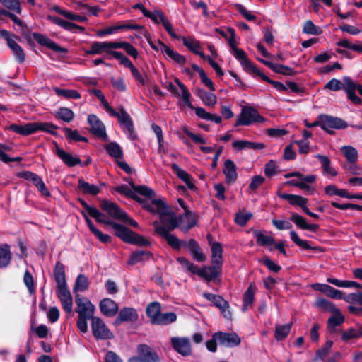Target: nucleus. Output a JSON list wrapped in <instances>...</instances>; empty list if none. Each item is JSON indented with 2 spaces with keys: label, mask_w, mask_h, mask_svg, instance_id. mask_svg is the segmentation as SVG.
Segmentation results:
<instances>
[{
  "label": "nucleus",
  "mask_w": 362,
  "mask_h": 362,
  "mask_svg": "<svg viewBox=\"0 0 362 362\" xmlns=\"http://www.w3.org/2000/svg\"><path fill=\"white\" fill-rule=\"evenodd\" d=\"M170 342L173 348L182 356L191 355L192 349L188 338L173 337L170 339Z\"/></svg>",
  "instance_id": "nucleus-12"
},
{
  "label": "nucleus",
  "mask_w": 362,
  "mask_h": 362,
  "mask_svg": "<svg viewBox=\"0 0 362 362\" xmlns=\"http://www.w3.org/2000/svg\"><path fill=\"white\" fill-rule=\"evenodd\" d=\"M11 259V253L10 247L7 244H4L0 247V267H7Z\"/></svg>",
  "instance_id": "nucleus-42"
},
{
  "label": "nucleus",
  "mask_w": 362,
  "mask_h": 362,
  "mask_svg": "<svg viewBox=\"0 0 362 362\" xmlns=\"http://www.w3.org/2000/svg\"><path fill=\"white\" fill-rule=\"evenodd\" d=\"M320 127L329 134H332L333 131L329 129H344L347 127V123L337 117L324 116L320 119Z\"/></svg>",
  "instance_id": "nucleus-9"
},
{
  "label": "nucleus",
  "mask_w": 362,
  "mask_h": 362,
  "mask_svg": "<svg viewBox=\"0 0 362 362\" xmlns=\"http://www.w3.org/2000/svg\"><path fill=\"white\" fill-rule=\"evenodd\" d=\"M335 313L336 315L329 318L327 322V327L332 332L336 331V327L340 325L344 321V316L339 311Z\"/></svg>",
  "instance_id": "nucleus-46"
},
{
  "label": "nucleus",
  "mask_w": 362,
  "mask_h": 362,
  "mask_svg": "<svg viewBox=\"0 0 362 362\" xmlns=\"http://www.w3.org/2000/svg\"><path fill=\"white\" fill-rule=\"evenodd\" d=\"M57 296L64 311L71 313L73 310V298L68 287L57 288Z\"/></svg>",
  "instance_id": "nucleus-14"
},
{
  "label": "nucleus",
  "mask_w": 362,
  "mask_h": 362,
  "mask_svg": "<svg viewBox=\"0 0 362 362\" xmlns=\"http://www.w3.org/2000/svg\"><path fill=\"white\" fill-rule=\"evenodd\" d=\"M19 176L21 177L24 178L25 180L31 181L33 185L37 188L38 191L45 197H49L50 192L47 188L45 182L42 181V178L38 176L37 174L33 173L30 171H24L19 173Z\"/></svg>",
  "instance_id": "nucleus-10"
},
{
  "label": "nucleus",
  "mask_w": 362,
  "mask_h": 362,
  "mask_svg": "<svg viewBox=\"0 0 362 362\" xmlns=\"http://www.w3.org/2000/svg\"><path fill=\"white\" fill-rule=\"evenodd\" d=\"M343 81L346 85L345 91L346 92L348 98L354 104H360L361 100L355 94V91L357 90L362 96V86L354 83L351 78L348 76L344 77Z\"/></svg>",
  "instance_id": "nucleus-7"
},
{
  "label": "nucleus",
  "mask_w": 362,
  "mask_h": 362,
  "mask_svg": "<svg viewBox=\"0 0 362 362\" xmlns=\"http://www.w3.org/2000/svg\"><path fill=\"white\" fill-rule=\"evenodd\" d=\"M291 328V324L276 325L275 330V338L277 341L284 339L289 334Z\"/></svg>",
  "instance_id": "nucleus-50"
},
{
  "label": "nucleus",
  "mask_w": 362,
  "mask_h": 362,
  "mask_svg": "<svg viewBox=\"0 0 362 362\" xmlns=\"http://www.w3.org/2000/svg\"><path fill=\"white\" fill-rule=\"evenodd\" d=\"M254 235L257 238V243L260 246L269 247L275 244L273 237L259 230H255Z\"/></svg>",
  "instance_id": "nucleus-41"
},
{
  "label": "nucleus",
  "mask_w": 362,
  "mask_h": 362,
  "mask_svg": "<svg viewBox=\"0 0 362 362\" xmlns=\"http://www.w3.org/2000/svg\"><path fill=\"white\" fill-rule=\"evenodd\" d=\"M0 3L7 8L16 11L18 14L21 13V8L18 0H0Z\"/></svg>",
  "instance_id": "nucleus-60"
},
{
  "label": "nucleus",
  "mask_w": 362,
  "mask_h": 362,
  "mask_svg": "<svg viewBox=\"0 0 362 362\" xmlns=\"http://www.w3.org/2000/svg\"><path fill=\"white\" fill-rule=\"evenodd\" d=\"M100 208L114 218L122 220V218H127V214L112 202L103 200L100 202Z\"/></svg>",
  "instance_id": "nucleus-15"
},
{
  "label": "nucleus",
  "mask_w": 362,
  "mask_h": 362,
  "mask_svg": "<svg viewBox=\"0 0 362 362\" xmlns=\"http://www.w3.org/2000/svg\"><path fill=\"white\" fill-rule=\"evenodd\" d=\"M78 183V189L81 190L84 194L96 195L100 191L99 187L95 185L89 184L83 179H79Z\"/></svg>",
  "instance_id": "nucleus-40"
},
{
  "label": "nucleus",
  "mask_w": 362,
  "mask_h": 362,
  "mask_svg": "<svg viewBox=\"0 0 362 362\" xmlns=\"http://www.w3.org/2000/svg\"><path fill=\"white\" fill-rule=\"evenodd\" d=\"M75 302L77 306L76 312L78 313V317L91 319L94 317L95 307L89 300L81 296L79 294H76Z\"/></svg>",
  "instance_id": "nucleus-3"
},
{
  "label": "nucleus",
  "mask_w": 362,
  "mask_h": 362,
  "mask_svg": "<svg viewBox=\"0 0 362 362\" xmlns=\"http://www.w3.org/2000/svg\"><path fill=\"white\" fill-rule=\"evenodd\" d=\"M171 168L177 176L181 179L190 189L195 188L194 185L192 182V177L188 173L180 168L176 163L171 164Z\"/></svg>",
  "instance_id": "nucleus-33"
},
{
  "label": "nucleus",
  "mask_w": 362,
  "mask_h": 362,
  "mask_svg": "<svg viewBox=\"0 0 362 362\" xmlns=\"http://www.w3.org/2000/svg\"><path fill=\"white\" fill-rule=\"evenodd\" d=\"M177 315L175 313H160L155 325H168L176 321Z\"/></svg>",
  "instance_id": "nucleus-52"
},
{
  "label": "nucleus",
  "mask_w": 362,
  "mask_h": 362,
  "mask_svg": "<svg viewBox=\"0 0 362 362\" xmlns=\"http://www.w3.org/2000/svg\"><path fill=\"white\" fill-rule=\"evenodd\" d=\"M158 44L160 46V52L165 54L170 59L173 60L179 64H184L185 63L186 59L183 55H181L178 52H175L168 46L163 43L160 40H158Z\"/></svg>",
  "instance_id": "nucleus-25"
},
{
  "label": "nucleus",
  "mask_w": 362,
  "mask_h": 362,
  "mask_svg": "<svg viewBox=\"0 0 362 362\" xmlns=\"http://www.w3.org/2000/svg\"><path fill=\"white\" fill-rule=\"evenodd\" d=\"M152 257V253L146 250H138L130 255L127 264L134 265L136 263L150 259Z\"/></svg>",
  "instance_id": "nucleus-32"
},
{
  "label": "nucleus",
  "mask_w": 362,
  "mask_h": 362,
  "mask_svg": "<svg viewBox=\"0 0 362 362\" xmlns=\"http://www.w3.org/2000/svg\"><path fill=\"white\" fill-rule=\"evenodd\" d=\"M133 189L134 192L147 197L148 198H153L155 195V192L149 187L144 185H133Z\"/></svg>",
  "instance_id": "nucleus-62"
},
{
  "label": "nucleus",
  "mask_w": 362,
  "mask_h": 362,
  "mask_svg": "<svg viewBox=\"0 0 362 362\" xmlns=\"http://www.w3.org/2000/svg\"><path fill=\"white\" fill-rule=\"evenodd\" d=\"M54 280L57 284V288L67 287L64 266L60 262H57L55 264V267L54 269Z\"/></svg>",
  "instance_id": "nucleus-27"
},
{
  "label": "nucleus",
  "mask_w": 362,
  "mask_h": 362,
  "mask_svg": "<svg viewBox=\"0 0 362 362\" xmlns=\"http://www.w3.org/2000/svg\"><path fill=\"white\" fill-rule=\"evenodd\" d=\"M345 87L346 85L344 81L342 82L339 79L332 78L325 85L324 88L337 91L341 89L345 90Z\"/></svg>",
  "instance_id": "nucleus-57"
},
{
  "label": "nucleus",
  "mask_w": 362,
  "mask_h": 362,
  "mask_svg": "<svg viewBox=\"0 0 362 362\" xmlns=\"http://www.w3.org/2000/svg\"><path fill=\"white\" fill-rule=\"evenodd\" d=\"M316 158H317L321 162L322 167L325 173L332 176L337 175V173L333 168H332L330 160L327 156L318 154L316 156Z\"/></svg>",
  "instance_id": "nucleus-47"
},
{
  "label": "nucleus",
  "mask_w": 362,
  "mask_h": 362,
  "mask_svg": "<svg viewBox=\"0 0 362 362\" xmlns=\"http://www.w3.org/2000/svg\"><path fill=\"white\" fill-rule=\"evenodd\" d=\"M110 226L115 230V234L123 241L129 243L132 231L115 221L111 223Z\"/></svg>",
  "instance_id": "nucleus-30"
},
{
  "label": "nucleus",
  "mask_w": 362,
  "mask_h": 362,
  "mask_svg": "<svg viewBox=\"0 0 362 362\" xmlns=\"http://www.w3.org/2000/svg\"><path fill=\"white\" fill-rule=\"evenodd\" d=\"M138 319L137 312L134 308H122L119 313L118 316L115 320V324L119 325L122 322H134Z\"/></svg>",
  "instance_id": "nucleus-22"
},
{
  "label": "nucleus",
  "mask_w": 362,
  "mask_h": 362,
  "mask_svg": "<svg viewBox=\"0 0 362 362\" xmlns=\"http://www.w3.org/2000/svg\"><path fill=\"white\" fill-rule=\"evenodd\" d=\"M141 362H159V357L151 347L146 344H140L137 348Z\"/></svg>",
  "instance_id": "nucleus-19"
},
{
  "label": "nucleus",
  "mask_w": 362,
  "mask_h": 362,
  "mask_svg": "<svg viewBox=\"0 0 362 362\" xmlns=\"http://www.w3.org/2000/svg\"><path fill=\"white\" fill-rule=\"evenodd\" d=\"M362 336V327L359 329H349L344 332L342 334V339L344 341L349 340L351 339L359 338Z\"/></svg>",
  "instance_id": "nucleus-63"
},
{
  "label": "nucleus",
  "mask_w": 362,
  "mask_h": 362,
  "mask_svg": "<svg viewBox=\"0 0 362 362\" xmlns=\"http://www.w3.org/2000/svg\"><path fill=\"white\" fill-rule=\"evenodd\" d=\"M186 247H188L193 259L197 262H202L206 260V256L204 255L202 248L198 243L193 238L187 243Z\"/></svg>",
  "instance_id": "nucleus-26"
},
{
  "label": "nucleus",
  "mask_w": 362,
  "mask_h": 362,
  "mask_svg": "<svg viewBox=\"0 0 362 362\" xmlns=\"http://www.w3.org/2000/svg\"><path fill=\"white\" fill-rule=\"evenodd\" d=\"M7 45L12 50L13 54L19 63H23L25 59V54L21 46L10 37H6Z\"/></svg>",
  "instance_id": "nucleus-29"
},
{
  "label": "nucleus",
  "mask_w": 362,
  "mask_h": 362,
  "mask_svg": "<svg viewBox=\"0 0 362 362\" xmlns=\"http://www.w3.org/2000/svg\"><path fill=\"white\" fill-rule=\"evenodd\" d=\"M56 117L66 122H70L74 117L72 110L66 107H61L57 112Z\"/></svg>",
  "instance_id": "nucleus-55"
},
{
  "label": "nucleus",
  "mask_w": 362,
  "mask_h": 362,
  "mask_svg": "<svg viewBox=\"0 0 362 362\" xmlns=\"http://www.w3.org/2000/svg\"><path fill=\"white\" fill-rule=\"evenodd\" d=\"M88 288V278L83 275L79 274L76 280L74 286V292L78 291H85Z\"/></svg>",
  "instance_id": "nucleus-49"
},
{
  "label": "nucleus",
  "mask_w": 362,
  "mask_h": 362,
  "mask_svg": "<svg viewBox=\"0 0 362 362\" xmlns=\"http://www.w3.org/2000/svg\"><path fill=\"white\" fill-rule=\"evenodd\" d=\"M343 299L349 303H358V304L362 305V293L358 291L356 293H349L344 296Z\"/></svg>",
  "instance_id": "nucleus-64"
},
{
  "label": "nucleus",
  "mask_w": 362,
  "mask_h": 362,
  "mask_svg": "<svg viewBox=\"0 0 362 362\" xmlns=\"http://www.w3.org/2000/svg\"><path fill=\"white\" fill-rule=\"evenodd\" d=\"M119 115L118 116V120L119 123L124 127L125 132L128 134L129 137L134 140L136 139V134L134 133V124L130 115L123 108H119Z\"/></svg>",
  "instance_id": "nucleus-16"
},
{
  "label": "nucleus",
  "mask_w": 362,
  "mask_h": 362,
  "mask_svg": "<svg viewBox=\"0 0 362 362\" xmlns=\"http://www.w3.org/2000/svg\"><path fill=\"white\" fill-rule=\"evenodd\" d=\"M221 267L222 266L216 264L204 267L202 269L200 277L204 278L207 281H211L221 274Z\"/></svg>",
  "instance_id": "nucleus-24"
},
{
  "label": "nucleus",
  "mask_w": 362,
  "mask_h": 362,
  "mask_svg": "<svg viewBox=\"0 0 362 362\" xmlns=\"http://www.w3.org/2000/svg\"><path fill=\"white\" fill-rule=\"evenodd\" d=\"M315 305L325 311L330 313H337L338 309L331 302L325 298H317L315 301Z\"/></svg>",
  "instance_id": "nucleus-54"
},
{
  "label": "nucleus",
  "mask_w": 362,
  "mask_h": 362,
  "mask_svg": "<svg viewBox=\"0 0 362 362\" xmlns=\"http://www.w3.org/2000/svg\"><path fill=\"white\" fill-rule=\"evenodd\" d=\"M37 125L34 122L27 123L25 125L11 124L9 129L23 136L30 135L35 132Z\"/></svg>",
  "instance_id": "nucleus-34"
},
{
  "label": "nucleus",
  "mask_w": 362,
  "mask_h": 362,
  "mask_svg": "<svg viewBox=\"0 0 362 362\" xmlns=\"http://www.w3.org/2000/svg\"><path fill=\"white\" fill-rule=\"evenodd\" d=\"M342 153L351 163H355L358 160L357 150L351 146H344L341 148Z\"/></svg>",
  "instance_id": "nucleus-45"
},
{
  "label": "nucleus",
  "mask_w": 362,
  "mask_h": 362,
  "mask_svg": "<svg viewBox=\"0 0 362 362\" xmlns=\"http://www.w3.org/2000/svg\"><path fill=\"white\" fill-rule=\"evenodd\" d=\"M214 338L218 343L224 346L234 347L240 344L241 339L235 332H218L214 334Z\"/></svg>",
  "instance_id": "nucleus-6"
},
{
  "label": "nucleus",
  "mask_w": 362,
  "mask_h": 362,
  "mask_svg": "<svg viewBox=\"0 0 362 362\" xmlns=\"http://www.w3.org/2000/svg\"><path fill=\"white\" fill-rule=\"evenodd\" d=\"M160 304L158 302H152L146 307V313L152 324L156 323L160 315Z\"/></svg>",
  "instance_id": "nucleus-36"
},
{
  "label": "nucleus",
  "mask_w": 362,
  "mask_h": 362,
  "mask_svg": "<svg viewBox=\"0 0 362 362\" xmlns=\"http://www.w3.org/2000/svg\"><path fill=\"white\" fill-rule=\"evenodd\" d=\"M291 239L300 247L305 250H317L316 247H311L307 240L300 239L294 230L290 232Z\"/></svg>",
  "instance_id": "nucleus-48"
},
{
  "label": "nucleus",
  "mask_w": 362,
  "mask_h": 362,
  "mask_svg": "<svg viewBox=\"0 0 362 362\" xmlns=\"http://www.w3.org/2000/svg\"><path fill=\"white\" fill-rule=\"evenodd\" d=\"M232 146L237 151L245 148L262 149L265 146L263 143H255L243 140L233 141Z\"/></svg>",
  "instance_id": "nucleus-35"
},
{
  "label": "nucleus",
  "mask_w": 362,
  "mask_h": 362,
  "mask_svg": "<svg viewBox=\"0 0 362 362\" xmlns=\"http://www.w3.org/2000/svg\"><path fill=\"white\" fill-rule=\"evenodd\" d=\"M115 191L122 194L132 197L133 199H136L138 202L142 201V199L135 195L134 192L132 191V189L127 185H122L118 186L115 188Z\"/></svg>",
  "instance_id": "nucleus-61"
},
{
  "label": "nucleus",
  "mask_w": 362,
  "mask_h": 362,
  "mask_svg": "<svg viewBox=\"0 0 362 362\" xmlns=\"http://www.w3.org/2000/svg\"><path fill=\"white\" fill-rule=\"evenodd\" d=\"M183 44L187 47L191 52L195 54L199 55L202 59H206L204 54L200 51L201 45L200 42L193 37H183Z\"/></svg>",
  "instance_id": "nucleus-31"
},
{
  "label": "nucleus",
  "mask_w": 362,
  "mask_h": 362,
  "mask_svg": "<svg viewBox=\"0 0 362 362\" xmlns=\"http://www.w3.org/2000/svg\"><path fill=\"white\" fill-rule=\"evenodd\" d=\"M88 122L90 126V132L92 134L105 141L108 140L105 127L96 115H90L88 117Z\"/></svg>",
  "instance_id": "nucleus-8"
},
{
  "label": "nucleus",
  "mask_w": 362,
  "mask_h": 362,
  "mask_svg": "<svg viewBox=\"0 0 362 362\" xmlns=\"http://www.w3.org/2000/svg\"><path fill=\"white\" fill-rule=\"evenodd\" d=\"M203 296L205 298L214 303L215 306L221 310L226 319L231 318V313L228 310L229 304L221 296L210 293H204Z\"/></svg>",
  "instance_id": "nucleus-11"
},
{
  "label": "nucleus",
  "mask_w": 362,
  "mask_h": 362,
  "mask_svg": "<svg viewBox=\"0 0 362 362\" xmlns=\"http://www.w3.org/2000/svg\"><path fill=\"white\" fill-rule=\"evenodd\" d=\"M122 48L131 57L134 59H136L138 57V52L136 49L130 43L127 42H115V49Z\"/></svg>",
  "instance_id": "nucleus-51"
},
{
  "label": "nucleus",
  "mask_w": 362,
  "mask_h": 362,
  "mask_svg": "<svg viewBox=\"0 0 362 362\" xmlns=\"http://www.w3.org/2000/svg\"><path fill=\"white\" fill-rule=\"evenodd\" d=\"M115 42H92L90 45V49L85 50V54L88 55H95V54H100L104 52L110 54L112 56V53L115 49Z\"/></svg>",
  "instance_id": "nucleus-4"
},
{
  "label": "nucleus",
  "mask_w": 362,
  "mask_h": 362,
  "mask_svg": "<svg viewBox=\"0 0 362 362\" xmlns=\"http://www.w3.org/2000/svg\"><path fill=\"white\" fill-rule=\"evenodd\" d=\"M161 207L162 206H158V208H160V218L162 224L163 225V226H164L165 229L168 230V232L173 230L179 225L175 214L173 212L168 211L167 210V208L165 209V211L164 212H162V211H160L162 209Z\"/></svg>",
  "instance_id": "nucleus-13"
},
{
  "label": "nucleus",
  "mask_w": 362,
  "mask_h": 362,
  "mask_svg": "<svg viewBox=\"0 0 362 362\" xmlns=\"http://www.w3.org/2000/svg\"><path fill=\"white\" fill-rule=\"evenodd\" d=\"M64 132L66 138L69 139H71L76 141H88V139L86 137L79 135L77 130H72L70 128L66 127L64 129Z\"/></svg>",
  "instance_id": "nucleus-59"
},
{
  "label": "nucleus",
  "mask_w": 362,
  "mask_h": 362,
  "mask_svg": "<svg viewBox=\"0 0 362 362\" xmlns=\"http://www.w3.org/2000/svg\"><path fill=\"white\" fill-rule=\"evenodd\" d=\"M223 173L225 175L226 183L232 184L236 181L238 177L236 165L231 160L225 161Z\"/></svg>",
  "instance_id": "nucleus-23"
},
{
  "label": "nucleus",
  "mask_w": 362,
  "mask_h": 362,
  "mask_svg": "<svg viewBox=\"0 0 362 362\" xmlns=\"http://www.w3.org/2000/svg\"><path fill=\"white\" fill-rule=\"evenodd\" d=\"M195 114L201 119L214 121L217 124L221 122V117L220 116L207 112L203 107H197L195 109Z\"/></svg>",
  "instance_id": "nucleus-44"
},
{
  "label": "nucleus",
  "mask_w": 362,
  "mask_h": 362,
  "mask_svg": "<svg viewBox=\"0 0 362 362\" xmlns=\"http://www.w3.org/2000/svg\"><path fill=\"white\" fill-rule=\"evenodd\" d=\"M54 91L57 95L63 96L65 98H81V94L76 90L60 89L59 88H55Z\"/></svg>",
  "instance_id": "nucleus-53"
},
{
  "label": "nucleus",
  "mask_w": 362,
  "mask_h": 362,
  "mask_svg": "<svg viewBox=\"0 0 362 362\" xmlns=\"http://www.w3.org/2000/svg\"><path fill=\"white\" fill-rule=\"evenodd\" d=\"M265 119L252 107H244L236 121L235 126L249 125L253 122H264Z\"/></svg>",
  "instance_id": "nucleus-2"
},
{
  "label": "nucleus",
  "mask_w": 362,
  "mask_h": 362,
  "mask_svg": "<svg viewBox=\"0 0 362 362\" xmlns=\"http://www.w3.org/2000/svg\"><path fill=\"white\" fill-rule=\"evenodd\" d=\"M211 263L222 266L223 264V249L218 242H215L211 245Z\"/></svg>",
  "instance_id": "nucleus-37"
},
{
  "label": "nucleus",
  "mask_w": 362,
  "mask_h": 362,
  "mask_svg": "<svg viewBox=\"0 0 362 362\" xmlns=\"http://www.w3.org/2000/svg\"><path fill=\"white\" fill-rule=\"evenodd\" d=\"M233 56L240 61L243 68L248 72L260 74V71L248 59L245 52L242 49H235L233 52Z\"/></svg>",
  "instance_id": "nucleus-17"
},
{
  "label": "nucleus",
  "mask_w": 362,
  "mask_h": 362,
  "mask_svg": "<svg viewBox=\"0 0 362 362\" xmlns=\"http://www.w3.org/2000/svg\"><path fill=\"white\" fill-rule=\"evenodd\" d=\"M153 226L155 228L156 233L164 238L173 249L179 250L182 246H187L186 241H182L175 235L168 232V230L165 229L164 226L160 225L158 221H153Z\"/></svg>",
  "instance_id": "nucleus-1"
},
{
  "label": "nucleus",
  "mask_w": 362,
  "mask_h": 362,
  "mask_svg": "<svg viewBox=\"0 0 362 362\" xmlns=\"http://www.w3.org/2000/svg\"><path fill=\"white\" fill-rule=\"evenodd\" d=\"M37 127H35V132L37 131H43L52 134H55V131L57 127L49 122H34Z\"/></svg>",
  "instance_id": "nucleus-56"
},
{
  "label": "nucleus",
  "mask_w": 362,
  "mask_h": 362,
  "mask_svg": "<svg viewBox=\"0 0 362 362\" xmlns=\"http://www.w3.org/2000/svg\"><path fill=\"white\" fill-rule=\"evenodd\" d=\"M33 38L41 45L47 47L48 48L60 53L66 54L68 50L66 48L59 47L52 40L47 37L37 33L33 34Z\"/></svg>",
  "instance_id": "nucleus-18"
},
{
  "label": "nucleus",
  "mask_w": 362,
  "mask_h": 362,
  "mask_svg": "<svg viewBox=\"0 0 362 362\" xmlns=\"http://www.w3.org/2000/svg\"><path fill=\"white\" fill-rule=\"evenodd\" d=\"M255 291L256 286L255 284H250L244 293L243 311L247 310V308L253 304Z\"/></svg>",
  "instance_id": "nucleus-39"
},
{
  "label": "nucleus",
  "mask_w": 362,
  "mask_h": 362,
  "mask_svg": "<svg viewBox=\"0 0 362 362\" xmlns=\"http://www.w3.org/2000/svg\"><path fill=\"white\" fill-rule=\"evenodd\" d=\"M197 95L202 100L205 105L214 107L217 103L216 95L211 93L206 92L204 90H197Z\"/></svg>",
  "instance_id": "nucleus-38"
},
{
  "label": "nucleus",
  "mask_w": 362,
  "mask_h": 362,
  "mask_svg": "<svg viewBox=\"0 0 362 362\" xmlns=\"http://www.w3.org/2000/svg\"><path fill=\"white\" fill-rule=\"evenodd\" d=\"M89 216L94 218L95 221L100 223L110 226L111 223H112V221L109 220L104 214L99 211L96 208L93 209Z\"/></svg>",
  "instance_id": "nucleus-58"
},
{
  "label": "nucleus",
  "mask_w": 362,
  "mask_h": 362,
  "mask_svg": "<svg viewBox=\"0 0 362 362\" xmlns=\"http://www.w3.org/2000/svg\"><path fill=\"white\" fill-rule=\"evenodd\" d=\"M140 202L143 203V207L145 209L153 214H159L160 208H158V206H160L161 204L162 209L160 211H162V212H164L167 208L164 201L160 199H153L150 202H146L144 199H142V201Z\"/></svg>",
  "instance_id": "nucleus-28"
},
{
  "label": "nucleus",
  "mask_w": 362,
  "mask_h": 362,
  "mask_svg": "<svg viewBox=\"0 0 362 362\" xmlns=\"http://www.w3.org/2000/svg\"><path fill=\"white\" fill-rule=\"evenodd\" d=\"M91 329L93 336L98 339H111L113 335L104 322L98 317H92Z\"/></svg>",
  "instance_id": "nucleus-5"
},
{
  "label": "nucleus",
  "mask_w": 362,
  "mask_h": 362,
  "mask_svg": "<svg viewBox=\"0 0 362 362\" xmlns=\"http://www.w3.org/2000/svg\"><path fill=\"white\" fill-rule=\"evenodd\" d=\"M99 306L102 313L107 317L114 316L118 311V305L110 298L103 299Z\"/></svg>",
  "instance_id": "nucleus-21"
},
{
  "label": "nucleus",
  "mask_w": 362,
  "mask_h": 362,
  "mask_svg": "<svg viewBox=\"0 0 362 362\" xmlns=\"http://www.w3.org/2000/svg\"><path fill=\"white\" fill-rule=\"evenodd\" d=\"M55 146V153L57 156L69 167H73L81 163V160L78 157H74L71 153L66 152L62 148H59L57 143Z\"/></svg>",
  "instance_id": "nucleus-20"
},
{
  "label": "nucleus",
  "mask_w": 362,
  "mask_h": 362,
  "mask_svg": "<svg viewBox=\"0 0 362 362\" xmlns=\"http://www.w3.org/2000/svg\"><path fill=\"white\" fill-rule=\"evenodd\" d=\"M105 148L110 156L113 157L115 159L123 158V151L117 143L110 142L105 146Z\"/></svg>",
  "instance_id": "nucleus-43"
}]
</instances>
